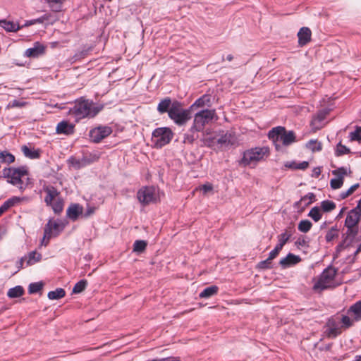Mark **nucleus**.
I'll return each instance as SVG.
<instances>
[{"label": "nucleus", "instance_id": "338daca9", "mask_svg": "<svg viewBox=\"0 0 361 361\" xmlns=\"http://www.w3.org/2000/svg\"><path fill=\"white\" fill-rule=\"evenodd\" d=\"M325 115H326V113L324 111H321V112H319L317 116V119L321 121H322L323 119H324L325 118Z\"/></svg>", "mask_w": 361, "mask_h": 361}, {"label": "nucleus", "instance_id": "a19ab883", "mask_svg": "<svg viewBox=\"0 0 361 361\" xmlns=\"http://www.w3.org/2000/svg\"><path fill=\"white\" fill-rule=\"evenodd\" d=\"M276 257L271 256V253H269V257L267 259L261 261L257 264V267L260 269H268L271 268V261L275 258Z\"/></svg>", "mask_w": 361, "mask_h": 361}, {"label": "nucleus", "instance_id": "09e8293b", "mask_svg": "<svg viewBox=\"0 0 361 361\" xmlns=\"http://www.w3.org/2000/svg\"><path fill=\"white\" fill-rule=\"evenodd\" d=\"M42 288L43 283L42 282L32 283L29 286L28 292L30 294L36 293L42 290Z\"/></svg>", "mask_w": 361, "mask_h": 361}, {"label": "nucleus", "instance_id": "f03ea898", "mask_svg": "<svg viewBox=\"0 0 361 361\" xmlns=\"http://www.w3.org/2000/svg\"><path fill=\"white\" fill-rule=\"evenodd\" d=\"M268 137L273 142L277 151L281 150L282 145L289 146L296 141L295 133L292 130L287 131L282 126H277L270 130Z\"/></svg>", "mask_w": 361, "mask_h": 361}, {"label": "nucleus", "instance_id": "bf43d9fd", "mask_svg": "<svg viewBox=\"0 0 361 361\" xmlns=\"http://www.w3.org/2000/svg\"><path fill=\"white\" fill-rule=\"evenodd\" d=\"M94 212H95V207H91V206H87L86 212H85L83 216L86 218L89 217L90 216L93 214L94 213Z\"/></svg>", "mask_w": 361, "mask_h": 361}, {"label": "nucleus", "instance_id": "b1692460", "mask_svg": "<svg viewBox=\"0 0 361 361\" xmlns=\"http://www.w3.org/2000/svg\"><path fill=\"white\" fill-rule=\"evenodd\" d=\"M0 26L7 32H16L21 28L18 23L4 19L0 20Z\"/></svg>", "mask_w": 361, "mask_h": 361}, {"label": "nucleus", "instance_id": "7c9ffc66", "mask_svg": "<svg viewBox=\"0 0 361 361\" xmlns=\"http://www.w3.org/2000/svg\"><path fill=\"white\" fill-rule=\"evenodd\" d=\"M66 295V291L62 288H58L54 290L49 291L47 297L50 300H59Z\"/></svg>", "mask_w": 361, "mask_h": 361}, {"label": "nucleus", "instance_id": "f704fd0d", "mask_svg": "<svg viewBox=\"0 0 361 361\" xmlns=\"http://www.w3.org/2000/svg\"><path fill=\"white\" fill-rule=\"evenodd\" d=\"M0 161L3 163L11 164L15 161V157L8 151H2L0 152Z\"/></svg>", "mask_w": 361, "mask_h": 361}, {"label": "nucleus", "instance_id": "c85d7f7f", "mask_svg": "<svg viewBox=\"0 0 361 361\" xmlns=\"http://www.w3.org/2000/svg\"><path fill=\"white\" fill-rule=\"evenodd\" d=\"M64 1L65 0H45L49 7L54 12H60L62 11Z\"/></svg>", "mask_w": 361, "mask_h": 361}, {"label": "nucleus", "instance_id": "052dcab7", "mask_svg": "<svg viewBox=\"0 0 361 361\" xmlns=\"http://www.w3.org/2000/svg\"><path fill=\"white\" fill-rule=\"evenodd\" d=\"M309 166L308 161H303L302 162L298 163L297 164V170H305Z\"/></svg>", "mask_w": 361, "mask_h": 361}, {"label": "nucleus", "instance_id": "774afa93", "mask_svg": "<svg viewBox=\"0 0 361 361\" xmlns=\"http://www.w3.org/2000/svg\"><path fill=\"white\" fill-rule=\"evenodd\" d=\"M8 209L6 207V206L4 204V203H3L1 206H0V216L5 212L8 210Z\"/></svg>", "mask_w": 361, "mask_h": 361}, {"label": "nucleus", "instance_id": "412c9836", "mask_svg": "<svg viewBox=\"0 0 361 361\" xmlns=\"http://www.w3.org/2000/svg\"><path fill=\"white\" fill-rule=\"evenodd\" d=\"M44 191L47 195L44 197V202L47 205L51 204V202L56 200V198L59 197V192L54 186L48 185L44 187Z\"/></svg>", "mask_w": 361, "mask_h": 361}, {"label": "nucleus", "instance_id": "e433bc0d", "mask_svg": "<svg viewBox=\"0 0 361 361\" xmlns=\"http://www.w3.org/2000/svg\"><path fill=\"white\" fill-rule=\"evenodd\" d=\"M147 243L143 240H137L133 244V252L137 253L142 252L147 247Z\"/></svg>", "mask_w": 361, "mask_h": 361}, {"label": "nucleus", "instance_id": "0e129e2a", "mask_svg": "<svg viewBox=\"0 0 361 361\" xmlns=\"http://www.w3.org/2000/svg\"><path fill=\"white\" fill-rule=\"evenodd\" d=\"M322 170L320 167H314L312 170V176L314 178H318L321 174Z\"/></svg>", "mask_w": 361, "mask_h": 361}, {"label": "nucleus", "instance_id": "ea45409f", "mask_svg": "<svg viewBox=\"0 0 361 361\" xmlns=\"http://www.w3.org/2000/svg\"><path fill=\"white\" fill-rule=\"evenodd\" d=\"M336 208V204L331 200H324L321 202V209L324 212H330Z\"/></svg>", "mask_w": 361, "mask_h": 361}, {"label": "nucleus", "instance_id": "473e14b6", "mask_svg": "<svg viewBox=\"0 0 361 361\" xmlns=\"http://www.w3.org/2000/svg\"><path fill=\"white\" fill-rule=\"evenodd\" d=\"M349 312H352L355 315L356 320L361 319V300H359L350 306Z\"/></svg>", "mask_w": 361, "mask_h": 361}, {"label": "nucleus", "instance_id": "f257e3e1", "mask_svg": "<svg viewBox=\"0 0 361 361\" xmlns=\"http://www.w3.org/2000/svg\"><path fill=\"white\" fill-rule=\"evenodd\" d=\"M104 108L103 104L94 103L92 100L81 97L75 100L73 107L70 108L68 114L75 122L84 118L95 117Z\"/></svg>", "mask_w": 361, "mask_h": 361}, {"label": "nucleus", "instance_id": "5fc2aeb1", "mask_svg": "<svg viewBox=\"0 0 361 361\" xmlns=\"http://www.w3.org/2000/svg\"><path fill=\"white\" fill-rule=\"evenodd\" d=\"M345 328H349L353 325V320L347 315H343L341 319Z\"/></svg>", "mask_w": 361, "mask_h": 361}, {"label": "nucleus", "instance_id": "c9c22d12", "mask_svg": "<svg viewBox=\"0 0 361 361\" xmlns=\"http://www.w3.org/2000/svg\"><path fill=\"white\" fill-rule=\"evenodd\" d=\"M338 237V229L336 226L331 227L326 233L325 239L327 243L331 242L334 238Z\"/></svg>", "mask_w": 361, "mask_h": 361}, {"label": "nucleus", "instance_id": "2f4dec72", "mask_svg": "<svg viewBox=\"0 0 361 361\" xmlns=\"http://www.w3.org/2000/svg\"><path fill=\"white\" fill-rule=\"evenodd\" d=\"M217 143L221 146H227L233 144V135L231 133H226L220 136L217 140Z\"/></svg>", "mask_w": 361, "mask_h": 361}, {"label": "nucleus", "instance_id": "49530a36", "mask_svg": "<svg viewBox=\"0 0 361 361\" xmlns=\"http://www.w3.org/2000/svg\"><path fill=\"white\" fill-rule=\"evenodd\" d=\"M306 147L313 152L322 150V145L317 140H311L307 142Z\"/></svg>", "mask_w": 361, "mask_h": 361}, {"label": "nucleus", "instance_id": "6ab92c4d", "mask_svg": "<svg viewBox=\"0 0 361 361\" xmlns=\"http://www.w3.org/2000/svg\"><path fill=\"white\" fill-rule=\"evenodd\" d=\"M312 32L309 27H302L298 32V44L302 47L306 45L311 40Z\"/></svg>", "mask_w": 361, "mask_h": 361}, {"label": "nucleus", "instance_id": "72a5a7b5", "mask_svg": "<svg viewBox=\"0 0 361 361\" xmlns=\"http://www.w3.org/2000/svg\"><path fill=\"white\" fill-rule=\"evenodd\" d=\"M47 206H50L56 214H59L63 209V201L61 198H57L51 202V204H48Z\"/></svg>", "mask_w": 361, "mask_h": 361}, {"label": "nucleus", "instance_id": "1a4fd4ad", "mask_svg": "<svg viewBox=\"0 0 361 361\" xmlns=\"http://www.w3.org/2000/svg\"><path fill=\"white\" fill-rule=\"evenodd\" d=\"M138 201L143 205L154 202L157 200V192L154 187L146 186L140 188L137 192Z\"/></svg>", "mask_w": 361, "mask_h": 361}, {"label": "nucleus", "instance_id": "393cba45", "mask_svg": "<svg viewBox=\"0 0 361 361\" xmlns=\"http://www.w3.org/2000/svg\"><path fill=\"white\" fill-rule=\"evenodd\" d=\"M361 217H360L357 214H355V212L350 211L345 218V227H353L357 226Z\"/></svg>", "mask_w": 361, "mask_h": 361}, {"label": "nucleus", "instance_id": "6e6d98bb", "mask_svg": "<svg viewBox=\"0 0 361 361\" xmlns=\"http://www.w3.org/2000/svg\"><path fill=\"white\" fill-rule=\"evenodd\" d=\"M347 228V231H346V235L348 237H350V238H355L356 236V235L357 234V226H353V227H346Z\"/></svg>", "mask_w": 361, "mask_h": 361}, {"label": "nucleus", "instance_id": "58836bf2", "mask_svg": "<svg viewBox=\"0 0 361 361\" xmlns=\"http://www.w3.org/2000/svg\"><path fill=\"white\" fill-rule=\"evenodd\" d=\"M308 216L312 218L315 222L319 221L322 219L320 208L314 207L308 213Z\"/></svg>", "mask_w": 361, "mask_h": 361}, {"label": "nucleus", "instance_id": "4c0bfd02", "mask_svg": "<svg viewBox=\"0 0 361 361\" xmlns=\"http://www.w3.org/2000/svg\"><path fill=\"white\" fill-rule=\"evenodd\" d=\"M312 226V222L307 219H305L301 220L299 222L298 228L300 232L307 233L311 229Z\"/></svg>", "mask_w": 361, "mask_h": 361}, {"label": "nucleus", "instance_id": "7ed1b4c3", "mask_svg": "<svg viewBox=\"0 0 361 361\" xmlns=\"http://www.w3.org/2000/svg\"><path fill=\"white\" fill-rule=\"evenodd\" d=\"M27 175L26 166L18 168H5L3 170V176L8 178V182L17 186L21 190L25 188L22 178Z\"/></svg>", "mask_w": 361, "mask_h": 361}, {"label": "nucleus", "instance_id": "dca6fc26", "mask_svg": "<svg viewBox=\"0 0 361 361\" xmlns=\"http://www.w3.org/2000/svg\"><path fill=\"white\" fill-rule=\"evenodd\" d=\"M45 47L40 42H37L33 47L25 51V55L30 58H37L44 53Z\"/></svg>", "mask_w": 361, "mask_h": 361}, {"label": "nucleus", "instance_id": "3c124183", "mask_svg": "<svg viewBox=\"0 0 361 361\" xmlns=\"http://www.w3.org/2000/svg\"><path fill=\"white\" fill-rule=\"evenodd\" d=\"M197 132L192 133L190 130H189V133L185 134L184 135V142L185 143H192L195 140L198 138V135L195 134Z\"/></svg>", "mask_w": 361, "mask_h": 361}, {"label": "nucleus", "instance_id": "2eb2a0df", "mask_svg": "<svg viewBox=\"0 0 361 361\" xmlns=\"http://www.w3.org/2000/svg\"><path fill=\"white\" fill-rule=\"evenodd\" d=\"M83 207L78 203L71 204L66 211L67 216L72 221H75L82 214Z\"/></svg>", "mask_w": 361, "mask_h": 361}, {"label": "nucleus", "instance_id": "f3484780", "mask_svg": "<svg viewBox=\"0 0 361 361\" xmlns=\"http://www.w3.org/2000/svg\"><path fill=\"white\" fill-rule=\"evenodd\" d=\"M301 261V258L298 255L288 253L284 258L281 259L279 264L283 269H286L294 266Z\"/></svg>", "mask_w": 361, "mask_h": 361}, {"label": "nucleus", "instance_id": "4468645a", "mask_svg": "<svg viewBox=\"0 0 361 361\" xmlns=\"http://www.w3.org/2000/svg\"><path fill=\"white\" fill-rule=\"evenodd\" d=\"M291 235V232L288 233L287 231H286L278 235V243L274 247V249L269 252L271 253V257L274 256L276 257L279 252L282 250L284 245L290 238Z\"/></svg>", "mask_w": 361, "mask_h": 361}, {"label": "nucleus", "instance_id": "8fccbe9b", "mask_svg": "<svg viewBox=\"0 0 361 361\" xmlns=\"http://www.w3.org/2000/svg\"><path fill=\"white\" fill-rule=\"evenodd\" d=\"M44 21L49 23H53L54 22L56 21V17L53 16L51 13H45L39 18H37V20H35V22H37V23H43Z\"/></svg>", "mask_w": 361, "mask_h": 361}, {"label": "nucleus", "instance_id": "a878e982", "mask_svg": "<svg viewBox=\"0 0 361 361\" xmlns=\"http://www.w3.org/2000/svg\"><path fill=\"white\" fill-rule=\"evenodd\" d=\"M99 159V154L97 152L84 153L82 157L85 166L90 165Z\"/></svg>", "mask_w": 361, "mask_h": 361}, {"label": "nucleus", "instance_id": "ddd939ff", "mask_svg": "<svg viewBox=\"0 0 361 361\" xmlns=\"http://www.w3.org/2000/svg\"><path fill=\"white\" fill-rule=\"evenodd\" d=\"M326 326V334L329 338H336L341 332L339 322L334 318H331L328 320Z\"/></svg>", "mask_w": 361, "mask_h": 361}, {"label": "nucleus", "instance_id": "0eeeda50", "mask_svg": "<svg viewBox=\"0 0 361 361\" xmlns=\"http://www.w3.org/2000/svg\"><path fill=\"white\" fill-rule=\"evenodd\" d=\"M214 114V110L209 109H204L196 113L190 131L192 133L202 131L204 126L213 119Z\"/></svg>", "mask_w": 361, "mask_h": 361}, {"label": "nucleus", "instance_id": "864d4df0", "mask_svg": "<svg viewBox=\"0 0 361 361\" xmlns=\"http://www.w3.org/2000/svg\"><path fill=\"white\" fill-rule=\"evenodd\" d=\"M26 104L27 103L25 102L14 99L8 103V104L7 105V108L8 109L16 108V107L21 108V107L25 106L26 105Z\"/></svg>", "mask_w": 361, "mask_h": 361}, {"label": "nucleus", "instance_id": "a18cd8bd", "mask_svg": "<svg viewBox=\"0 0 361 361\" xmlns=\"http://www.w3.org/2000/svg\"><path fill=\"white\" fill-rule=\"evenodd\" d=\"M350 141H361V126H356L355 130L349 133Z\"/></svg>", "mask_w": 361, "mask_h": 361}, {"label": "nucleus", "instance_id": "cd10ccee", "mask_svg": "<svg viewBox=\"0 0 361 361\" xmlns=\"http://www.w3.org/2000/svg\"><path fill=\"white\" fill-rule=\"evenodd\" d=\"M211 105V96L209 94H204L200 98H198L194 104L191 106V107H204V106H209Z\"/></svg>", "mask_w": 361, "mask_h": 361}, {"label": "nucleus", "instance_id": "de8ad7c7", "mask_svg": "<svg viewBox=\"0 0 361 361\" xmlns=\"http://www.w3.org/2000/svg\"><path fill=\"white\" fill-rule=\"evenodd\" d=\"M68 163L73 166L75 169H79L80 168L85 167L83 161H82L81 159H77L75 157H71L68 159Z\"/></svg>", "mask_w": 361, "mask_h": 361}, {"label": "nucleus", "instance_id": "13d9d810", "mask_svg": "<svg viewBox=\"0 0 361 361\" xmlns=\"http://www.w3.org/2000/svg\"><path fill=\"white\" fill-rule=\"evenodd\" d=\"M353 212H354L355 214H357L360 217H361V197L360 200L358 201L356 207L351 209Z\"/></svg>", "mask_w": 361, "mask_h": 361}, {"label": "nucleus", "instance_id": "9d476101", "mask_svg": "<svg viewBox=\"0 0 361 361\" xmlns=\"http://www.w3.org/2000/svg\"><path fill=\"white\" fill-rule=\"evenodd\" d=\"M65 227L66 224L62 220L50 219L44 228L45 235L51 236V238L57 237L63 231Z\"/></svg>", "mask_w": 361, "mask_h": 361}, {"label": "nucleus", "instance_id": "aec40b11", "mask_svg": "<svg viewBox=\"0 0 361 361\" xmlns=\"http://www.w3.org/2000/svg\"><path fill=\"white\" fill-rule=\"evenodd\" d=\"M74 128L73 124L62 121L57 124L56 131L58 134L71 135L74 133Z\"/></svg>", "mask_w": 361, "mask_h": 361}, {"label": "nucleus", "instance_id": "9b49d317", "mask_svg": "<svg viewBox=\"0 0 361 361\" xmlns=\"http://www.w3.org/2000/svg\"><path fill=\"white\" fill-rule=\"evenodd\" d=\"M112 133V129L109 126H99L91 129L89 132L90 140L94 143L100 142L103 139L108 137Z\"/></svg>", "mask_w": 361, "mask_h": 361}, {"label": "nucleus", "instance_id": "e2e57ef3", "mask_svg": "<svg viewBox=\"0 0 361 361\" xmlns=\"http://www.w3.org/2000/svg\"><path fill=\"white\" fill-rule=\"evenodd\" d=\"M51 238V236H46L45 235V233L44 232V235H43V238L40 242V245H44V246H47L49 243V240Z\"/></svg>", "mask_w": 361, "mask_h": 361}, {"label": "nucleus", "instance_id": "4be33fe9", "mask_svg": "<svg viewBox=\"0 0 361 361\" xmlns=\"http://www.w3.org/2000/svg\"><path fill=\"white\" fill-rule=\"evenodd\" d=\"M21 150L25 157L31 159H39L41 155V150L39 149L30 148L26 145L22 146Z\"/></svg>", "mask_w": 361, "mask_h": 361}, {"label": "nucleus", "instance_id": "603ef678", "mask_svg": "<svg viewBox=\"0 0 361 361\" xmlns=\"http://www.w3.org/2000/svg\"><path fill=\"white\" fill-rule=\"evenodd\" d=\"M21 201V198L14 196L9 199H8L6 201H5L4 203L8 209H10L12 207H14L17 204H18Z\"/></svg>", "mask_w": 361, "mask_h": 361}, {"label": "nucleus", "instance_id": "680f3d73", "mask_svg": "<svg viewBox=\"0 0 361 361\" xmlns=\"http://www.w3.org/2000/svg\"><path fill=\"white\" fill-rule=\"evenodd\" d=\"M297 164H298V162L293 161H288V162L285 163L284 166L286 168L291 169L293 170H297Z\"/></svg>", "mask_w": 361, "mask_h": 361}, {"label": "nucleus", "instance_id": "39448f33", "mask_svg": "<svg viewBox=\"0 0 361 361\" xmlns=\"http://www.w3.org/2000/svg\"><path fill=\"white\" fill-rule=\"evenodd\" d=\"M269 154V148L268 147L252 148L244 152L241 162L245 165H250L252 163L263 160Z\"/></svg>", "mask_w": 361, "mask_h": 361}, {"label": "nucleus", "instance_id": "6e6552de", "mask_svg": "<svg viewBox=\"0 0 361 361\" xmlns=\"http://www.w3.org/2000/svg\"><path fill=\"white\" fill-rule=\"evenodd\" d=\"M336 269L329 266L325 269L319 276L317 281L315 283L314 289L324 290L332 286L335 276L336 275Z\"/></svg>", "mask_w": 361, "mask_h": 361}, {"label": "nucleus", "instance_id": "bb28decb", "mask_svg": "<svg viewBox=\"0 0 361 361\" xmlns=\"http://www.w3.org/2000/svg\"><path fill=\"white\" fill-rule=\"evenodd\" d=\"M219 288L216 286H211L204 288L200 294V298H209L218 293Z\"/></svg>", "mask_w": 361, "mask_h": 361}, {"label": "nucleus", "instance_id": "c03bdc74", "mask_svg": "<svg viewBox=\"0 0 361 361\" xmlns=\"http://www.w3.org/2000/svg\"><path fill=\"white\" fill-rule=\"evenodd\" d=\"M350 152V150L349 148H348L346 146L341 144V142H339L336 145L335 155L336 157H340L344 154H348Z\"/></svg>", "mask_w": 361, "mask_h": 361}, {"label": "nucleus", "instance_id": "c756f323", "mask_svg": "<svg viewBox=\"0 0 361 361\" xmlns=\"http://www.w3.org/2000/svg\"><path fill=\"white\" fill-rule=\"evenodd\" d=\"M24 293V289L21 286H16L8 290L7 295L10 298L20 297Z\"/></svg>", "mask_w": 361, "mask_h": 361}, {"label": "nucleus", "instance_id": "79ce46f5", "mask_svg": "<svg viewBox=\"0 0 361 361\" xmlns=\"http://www.w3.org/2000/svg\"><path fill=\"white\" fill-rule=\"evenodd\" d=\"M42 258V255L40 253H37L35 251L30 252L28 255V259L27 261V264L28 265H32L35 263L39 262Z\"/></svg>", "mask_w": 361, "mask_h": 361}, {"label": "nucleus", "instance_id": "37998d69", "mask_svg": "<svg viewBox=\"0 0 361 361\" xmlns=\"http://www.w3.org/2000/svg\"><path fill=\"white\" fill-rule=\"evenodd\" d=\"M87 286V281L85 279H82L77 282L73 288V293H80L82 292Z\"/></svg>", "mask_w": 361, "mask_h": 361}, {"label": "nucleus", "instance_id": "69168bd1", "mask_svg": "<svg viewBox=\"0 0 361 361\" xmlns=\"http://www.w3.org/2000/svg\"><path fill=\"white\" fill-rule=\"evenodd\" d=\"M360 185L359 183H355L354 185H353L346 192H348V194L349 195V196L350 195H352L358 188H359Z\"/></svg>", "mask_w": 361, "mask_h": 361}, {"label": "nucleus", "instance_id": "f8f14e48", "mask_svg": "<svg viewBox=\"0 0 361 361\" xmlns=\"http://www.w3.org/2000/svg\"><path fill=\"white\" fill-rule=\"evenodd\" d=\"M350 173V169L344 166L338 168L337 169L332 171V174L336 176L330 181V186L332 189L336 190L341 188L343 185L344 177L348 174V172Z\"/></svg>", "mask_w": 361, "mask_h": 361}, {"label": "nucleus", "instance_id": "423d86ee", "mask_svg": "<svg viewBox=\"0 0 361 361\" xmlns=\"http://www.w3.org/2000/svg\"><path fill=\"white\" fill-rule=\"evenodd\" d=\"M173 137L171 128L160 127L154 129L152 134V142L155 147L161 148L169 144Z\"/></svg>", "mask_w": 361, "mask_h": 361}, {"label": "nucleus", "instance_id": "20e7f679", "mask_svg": "<svg viewBox=\"0 0 361 361\" xmlns=\"http://www.w3.org/2000/svg\"><path fill=\"white\" fill-rule=\"evenodd\" d=\"M169 117L179 126L184 125L190 118L189 109H184L182 103L175 100L169 112Z\"/></svg>", "mask_w": 361, "mask_h": 361}, {"label": "nucleus", "instance_id": "4d7b16f0", "mask_svg": "<svg viewBox=\"0 0 361 361\" xmlns=\"http://www.w3.org/2000/svg\"><path fill=\"white\" fill-rule=\"evenodd\" d=\"M213 189V187H212V185L211 183H206V184H204L202 185L201 187H200V190L202 191V192L204 194L209 192V191H212Z\"/></svg>", "mask_w": 361, "mask_h": 361}, {"label": "nucleus", "instance_id": "a211bd4d", "mask_svg": "<svg viewBox=\"0 0 361 361\" xmlns=\"http://www.w3.org/2000/svg\"><path fill=\"white\" fill-rule=\"evenodd\" d=\"M315 200V195L313 192H308L300 198V200L294 203V208L298 209L300 211L304 209V207L308 206Z\"/></svg>", "mask_w": 361, "mask_h": 361}, {"label": "nucleus", "instance_id": "5701e85b", "mask_svg": "<svg viewBox=\"0 0 361 361\" xmlns=\"http://www.w3.org/2000/svg\"><path fill=\"white\" fill-rule=\"evenodd\" d=\"M173 106V102L169 97H166L161 99L157 105V111L160 114L168 113L170 109Z\"/></svg>", "mask_w": 361, "mask_h": 361}]
</instances>
